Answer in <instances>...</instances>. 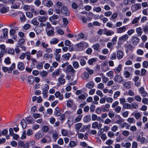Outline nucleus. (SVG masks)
<instances>
[{
  "mask_svg": "<svg viewBox=\"0 0 148 148\" xmlns=\"http://www.w3.org/2000/svg\"><path fill=\"white\" fill-rule=\"evenodd\" d=\"M134 69L131 67H125L123 71V75L125 78H129L131 75V73L133 72Z\"/></svg>",
  "mask_w": 148,
  "mask_h": 148,
  "instance_id": "f257e3e1",
  "label": "nucleus"
},
{
  "mask_svg": "<svg viewBox=\"0 0 148 148\" xmlns=\"http://www.w3.org/2000/svg\"><path fill=\"white\" fill-rule=\"evenodd\" d=\"M76 46L79 50L82 51L84 49L88 46V44L84 42H82L76 44Z\"/></svg>",
  "mask_w": 148,
  "mask_h": 148,
  "instance_id": "f03ea898",
  "label": "nucleus"
},
{
  "mask_svg": "<svg viewBox=\"0 0 148 148\" xmlns=\"http://www.w3.org/2000/svg\"><path fill=\"white\" fill-rule=\"evenodd\" d=\"M63 71L66 73H74L75 72V70L71 65H69L64 69Z\"/></svg>",
  "mask_w": 148,
  "mask_h": 148,
  "instance_id": "7ed1b4c3",
  "label": "nucleus"
},
{
  "mask_svg": "<svg viewBox=\"0 0 148 148\" xmlns=\"http://www.w3.org/2000/svg\"><path fill=\"white\" fill-rule=\"evenodd\" d=\"M9 10V7L6 6L3 4H0V12L1 13H5Z\"/></svg>",
  "mask_w": 148,
  "mask_h": 148,
  "instance_id": "20e7f679",
  "label": "nucleus"
},
{
  "mask_svg": "<svg viewBox=\"0 0 148 148\" xmlns=\"http://www.w3.org/2000/svg\"><path fill=\"white\" fill-rule=\"evenodd\" d=\"M42 4L48 7H51L53 5L52 1L51 0H44L42 1Z\"/></svg>",
  "mask_w": 148,
  "mask_h": 148,
  "instance_id": "39448f33",
  "label": "nucleus"
},
{
  "mask_svg": "<svg viewBox=\"0 0 148 148\" xmlns=\"http://www.w3.org/2000/svg\"><path fill=\"white\" fill-rule=\"evenodd\" d=\"M61 11L64 15L68 16L69 15V10L66 6L62 7L61 9Z\"/></svg>",
  "mask_w": 148,
  "mask_h": 148,
  "instance_id": "423d86ee",
  "label": "nucleus"
},
{
  "mask_svg": "<svg viewBox=\"0 0 148 148\" xmlns=\"http://www.w3.org/2000/svg\"><path fill=\"white\" fill-rule=\"evenodd\" d=\"M114 80L115 82H117L119 83H121L123 82V79L121 76L119 75H116L114 76Z\"/></svg>",
  "mask_w": 148,
  "mask_h": 148,
  "instance_id": "0eeeda50",
  "label": "nucleus"
},
{
  "mask_svg": "<svg viewBox=\"0 0 148 148\" xmlns=\"http://www.w3.org/2000/svg\"><path fill=\"white\" fill-rule=\"evenodd\" d=\"M141 7V6L140 4H135L132 5L131 9L132 12H135L140 9Z\"/></svg>",
  "mask_w": 148,
  "mask_h": 148,
  "instance_id": "6e6552de",
  "label": "nucleus"
},
{
  "mask_svg": "<svg viewBox=\"0 0 148 148\" xmlns=\"http://www.w3.org/2000/svg\"><path fill=\"white\" fill-rule=\"evenodd\" d=\"M92 127L94 129H100L102 127V124L101 123H99L98 122L95 121L92 123Z\"/></svg>",
  "mask_w": 148,
  "mask_h": 148,
  "instance_id": "1a4fd4ad",
  "label": "nucleus"
},
{
  "mask_svg": "<svg viewBox=\"0 0 148 148\" xmlns=\"http://www.w3.org/2000/svg\"><path fill=\"white\" fill-rule=\"evenodd\" d=\"M127 28L126 26H123L116 29V32L118 33H122L125 32L127 29Z\"/></svg>",
  "mask_w": 148,
  "mask_h": 148,
  "instance_id": "9d476101",
  "label": "nucleus"
},
{
  "mask_svg": "<svg viewBox=\"0 0 148 148\" xmlns=\"http://www.w3.org/2000/svg\"><path fill=\"white\" fill-rule=\"evenodd\" d=\"M17 14H19V18L21 22H24L26 21V18L23 13L21 12H17Z\"/></svg>",
  "mask_w": 148,
  "mask_h": 148,
  "instance_id": "9b49d317",
  "label": "nucleus"
},
{
  "mask_svg": "<svg viewBox=\"0 0 148 148\" xmlns=\"http://www.w3.org/2000/svg\"><path fill=\"white\" fill-rule=\"evenodd\" d=\"M132 44L134 45H137L139 42V39L137 37L132 36Z\"/></svg>",
  "mask_w": 148,
  "mask_h": 148,
  "instance_id": "f8f14e48",
  "label": "nucleus"
},
{
  "mask_svg": "<svg viewBox=\"0 0 148 148\" xmlns=\"http://www.w3.org/2000/svg\"><path fill=\"white\" fill-rule=\"evenodd\" d=\"M54 28L52 27V29H51L50 30H46L45 31L47 36L50 37L53 36L54 34Z\"/></svg>",
  "mask_w": 148,
  "mask_h": 148,
  "instance_id": "ddd939ff",
  "label": "nucleus"
},
{
  "mask_svg": "<svg viewBox=\"0 0 148 148\" xmlns=\"http://www.w3.org/2000/svg\"><path fill=\"white\" fill-rule=\"evenodd\" d=\"M139 92L140 94H141V95L143 97H146L148 95L147 92L144 90V88L143 87H141L140 88Z\"/></svg>",
  "mask_w": 148,
  "mask_h": 148,
  "instance_id": "4468645a",
  "label": "nucleus"
},
{
  "mask_svg": "<svg viewBox=\"0 0 148 148\" xmlns=\"http://www.w3.org/2000/svg\"><path fill=\"white\" fill-rule=\"evenodd\" d=\"M64 77V75L62 74L61 76L58 79V81L61 84H63L65 82V80L63 78Z\"/></svg>",
  "mask_w": 148,
  "mask_h": 148,
  "instance_id": "2eb2a0df",
  "label": "nucleus"
},
{
  "mask_svg": "<svg viewBox=\"0 0 148 148\" xmlns=\"http://www.w3.org/2000/svg\"><path fill=\"white\" fill-rule=\"evenodd\" d=\"M137 140L138 141L140 142L142 144L146 143L148 142L145 138L140 136H138L137 137Z\"/></svg>",
  "mask_w": 148,
  "mask_h": 148,
  "instance_id": "dca6fc26",
  "label": "nucleus"
},
{
  "mask_svg": "<svg viewBox=\"0 0 148 148\" xmlns=\"http://www.w3.org/2000/svg\"><path fill=\"white\" fill-rule=\"evenodd\" d=\"M48 18V16H39L38 17V20L40 22H44L46 21Z\"/></svg>",
  "mask_w": 148,
  "mask_h": 148,
  "instance_id": "f3484780",
  "label": "nucleus"
},
{
  "mask_svg": "<svg viewBox=\"0 0 148 148\" xmlns=\"http://www.w3.org/2000/svg\"><path fill=\"white\" fill-rule=\"evenodd\" d=\"M117 56L118 60L121 59L123 56V53L121 50H119L117 52Z\"/></svg>",
  "mask_w": 148,
  "mask_h": 148,
  "instance_id": "a211bd4d",
  "label": "nucleus"
},
{
  "mask_svg": "<svg viewBox=\"0 0 148 148\" xmlns=\"http://www.w3.org/2000/svg\"><path fill=\"white\" fill-rule=\"evenodd\" d=\"M71 55L69 53H67L64 55L62 56V59L64 60H69Z\"/></svg>",
  "mask_w": 148,
  "mask_h": 148,
  "instance_id": "6ab92c4d",
  "label": "nucleus"
},
{
  "mask_svg": "<svg viewBox=\"0 0 148 148\" xmlns=\"http://www.w3.org/2000/svg\"><path fill=\"white\" fill-rule=\"evenodd\" d=\"M25 119L28 124H32L34 123V119L31 116L27 117Z\"/></svg>",
  "mask_w": 148,
  "mask_h": 148,
  "instance_id": "aec40b11",
  "label": "nucleus"
},
{
  "mask_svg": "<svg viewBox=\"0 0 148 148\" xmlns=\"http://www.w3.org/2000/svg\"><path fill=\"white\" fill-rule=\"evenodd\" d=\"M20 2L19 1H17L11 7L12 8L18 9L20 7Z\"/></svg>",
  "mask_w": 148,
  "mask_h": 148,
  "instance_id": "412c9836",
  "label": "nucleus"
},
{
  "mask_svg": "<svg viewBox=\"0 0 148 148\" xmlns=\"http://www.w3.org/2000/svg\"><path fill=\"white\" fill-rule=\"evenodd\" d=\"M124 87L126 89H129L131 88V82L128 81L125 82L123 84Z\"/></svg>",
  "mask_w": 148,
  "mask_h": 148,
  "instance_id": "4be33fe9",
  "label": "nucleus"
},
{
  "mask_svg": "<svg viewBox=\"0 0 148 148\" xmlns=\"http://www.w3.org/2000/svg\"><path fill=\"white\" fill-rule=\"evenodd\" d=\"M61 72V70L60 69L58 68L53 72L52 73L53 76H58Z\"/></svg>",
  "mask_w": 148,
  "mask_h": 148,
  "instance_id": "5701e85b",
  "label": "nucleus"
},
{
  "mask_svg": "<svg viewBox=\"0 0 148 148\" xmlns=\"http://www.w3.org/2000/svg\"><path fill=\"white\" fill-rule=\"evenodd\" d=\"M122 66L121 64H119L117 67L114 69V71L116 73H118L121 71Z\"/></svg>",
  "mask_w": 148,
  "mask_h": 148,
  "instance_id": "b1692460",
  "label": "nucleus"
},
{
  "mask_svg": "<svg viewBox=\"0 0 148 148\" xmlns=\"http://www.w3.org/2000/svg\"><path fill=\"white\" fill-rule=\"evenodd\" d=\"M128 38L129 37L128 35L127 34H125L119 37V39L123 41H125L127 40Z\"/></svg>",
  "mask_w": 148,
  "mask_h": 148,
  "instance_id": "393cba45",
  "label": "nucleus"
},
{
  "mask_svg": "<svg viewBox=\"0 0 148 148\" xmlns=\"http://www.w3.org/2000/svg\"><path fill=\"white\" fill-rule=\"evenodd\" d=\"M83 116L82 115H78L74 119V123H76L77 122H79L81 120Z\"/></svg>",
  "mask_w": 148,
  "mask_h": 148,
  "instance_id": "a878e982",
  "label": "nucleus"
},
{
  "mask_svg": "<svg viewBox=\"0 0 148 148\" xmlns=\"http://www.w3.org/2000/svg\"><path fill=\"white\" fill-rule=\"evenodd\" d=\"M17 67L18 69L22 70L24 69L25 66L24 64L22 62H19L18 64Z\"/></svg>",
  "mask_w": 148,
  "mask_h": 148,
  "instance_id": "bb28decb",
  "label": "nucleus"
},
{
  "mask_svg": "<svg viewBox=\"0 0 148 148\" xmlns=\"http://www.w3.org/2000/svg\"><path fill=\"white\" fill-rule=\"evenodd\" d=\"M91 120V116L90 115H87L85 116L83 118V121L86 123L89 121Z\"/></svg>",
  "mask_w": 148,
  "mask_h": 148,
  "instance_id": "cd10ccee",
  "label": "nucleus"
},
{
  "mask_svg": "<svg viewBox=\"0 0 148 148\" xmlns=\"http://www.w3.org/2000/svg\"><path fill=\"white\" fill-rule=\"evenodd\" d=\"M8 30L6 28H5L3 29V37L5 39L7 38L8 37Z\"/></svg>",
  "mask_w": 148,
  "mask_h": 148,
  "instance_id": "c85d7f7f",
  "label": "nucleus"
},
{
  "mask_svg": "<svg viewBox=\"0 0 148 148\" xmlns=\"http://www.w3.org/2000/svg\"><path fill=\"white\" fill-rule=\"evenodd\" d=\"M131 109H136L138 108V104L137 102H134L130 104Z\"/></svg>",
  "mask_w": 148,
  "mask_h": 148,
  "instance_id": "c756f323",
  "label": "nucleus"
},
{
  "mask_svg": "<svg viewBox=\"0 0 148 148\" xmlns=\"http://www.w3.org/2000/svg\"><path fill=\"white\" fill-rule=\"evenodd\" d=\"M59 42L58 40L55 38H52L50 40V43L51 45H55L57 43Z\"/></svg>",
  "mask_w": 148,
  "mask_h": 148,
  "instance_id": "7c9ffc66",
  "label": "nucleus"
},
{
  "mask_svg": "<svg viewBox=\"0 0 148 148\" xmlns=\"http://www.w3.org/2000/svg\"><path fill=\"white\" fill-rule=\"evenodd\" d=\"M105 33L104 34L108 36H111L114 34V32L112 31H109L104 29Z\"/></svg>",
  "mask_w": 148,
  "mask_h": 148,
  "instance_id": "2f4dec72",
  "label": "nucleus"
},
{
  "mask_svg": "<svg viewBox=\"0 0 148 148\" xmlns=\"http://www.w3.org/2000/svg\"><path fill=\"white\" fill-rule=\"evenodd\" d=\"M90 125H84L82 127V128L80 130V131L81 132H84L86 130L90 129Z\"/></svg>",
  "mask_w": 148,
  "mask_h": 148,
  "instance_id": "473e14b6",
  "label": "nucleus"
},
{
  "mask_svg": "<svg viewBox=\"0 0 148 148\" xmlns=\"http://www.w3.org/2000/svg\"><path fill=\"white\" fill-rule=\"evenodd\" d=\"M31 23L34 25L36 26L38 25L39 23L36 18H34L32 19L31 21Z\"/></svg>",
  "mask_w": 148,
  "mask_h": 148,
  "instance_id": "72a5a7b5",
  "label": "nucleus"
},
{
  "mask_svg": "<svg viewBox=\"0 0 148 148\" xmlns=\"http://www.w3.org/2000/svg\"><path fill=\"white\" fill-rule=\"evenodd\" d=\"M86 86L87 88L91 89L94 86V83L92 82H90L86 84Z\"/></svg>",
  "mask_w": 148,
  "mask_h": 148,
  "instance_id": "f704fd0d",
  "label": "nucleus"
},
{
  "mask_svg": "<svg viewBox=\"0 0 148 148\" xmlns=\"http://www.w3.org/2000/svg\"><path fill=\"white\" fill-rule=\"evenodd\" d=\"M99 18L101 20L103 21V23H106L108 21V19L107 18L104 17L103 15L102 14L101 15L99 16Z\"/></svg>",
  "mask_w": 148,
  "mask_h": 148,
  "instance_id": "c9c22d12",
  "label": "nucleus"
},
{
  "mask_svg": "<svg viewBox=\"0 0 148 148\" xmlns=\"http://www.w3.org/2000/svg\"><path fill=\"white\" fill-rule=\"evenodd\" d=\"M21 125L23 129H25L26 127L27 123L24 119H23L21 122Z\"/></svg>",
  "mask_w": 148,
  "mask_h": 148,
  "instance_id": "e433bc0d",
  "label": "nucleus"
},
{
  "mask_svg": "<svg viewBox=\"0 0 148 148\" xmlns=\"http://www.w3.org/2000/svg\"><path fill=\"white\" fill-rule=\"evenodd\" d=\"M123 108L126 109H131L130 104L128 103H125L123 105Z\"/></svg>",
  "mask_w": 148,
  "mask_h": 148,
  "instance_id": "4c0bfd02",
  "label": "nucleus"
},
{
  "mask_svg": "<svg viewBox=\"0 0 148 148\" xmlns=\"http://www.w3.org/2000/svg\"><path fill=\"white\" fill-rule=\"evenodd\" d=\"M113 73V71H110L106 73V75L110 77V79H112L114 76Z\"/></svg>",
  "mask_w": 148,
  "mask_h": 148,
  "instance_id": "58836bf2",
  "label": "nucleus"
},
{
  "mask_svg": "<svg viewBox=\"0 0 148 148\" xmlns=\"http://www.w3.org/2000/svg\"><path fill=\"white\" fill-rule=\"evenodd\" d=\"M136 31L138 36H140L143 33L141 27L137 28L136 29Z\"/></svg>",
  "mask_w": 148,
  "mask_h": 148,
  "instance_id": "ea45409f",
  "label": "nucleus"
},
{
  "mask_svg": "<svg viewBox=\"0 0 148 148\" xmlns=\"http://www.w3.org/2000/svg\"><path fill=\"white\" fill-rule=\"evenodd\" d=\"M27 81L29 84H32L34 82V79L32 76H30L28 78Z\"/></svg>",
  "mask_w": 148,
  "mask_h": 148,
  "instance_id": "a19ab883",
  "label": "nucleus"
},
{
  "mask_svg": "<svg viewBox=\"0 0 148 148\" xmlns=\"http://www.w3.org/2000/svg\"><path fill=\"white\" fill-rule=\"evenodd\" d=\"M77 82L76 80H74L73 78H71L69 79V85L73 86L76 84Z\"/></svg>",
  "mask_w": 148,
  "mask_h": 148,
  "instance_id": "79ce46f5",
  "label": "nucleus"
},
{
  "mask_svg": "<svg viewBox=\"0 0 148 148\" xmlns=\"http://www.w3.org/2000/svg\"><path fill=\"white\" fill-rule=\"evenodd\" d=\"M117 116L119 118V119L116 121V123L120 125L123 122L124 120L119 115H118Z\"/></svg>",
  "mask_w": 148,
  "mask_h": 148,
  "instance_id": "37998d69",
  "label": "nucleus"
},
{
  "mask_svg": "<svg viewBox=\"0 0 148 148\" xmlns=\"http://www.w3.org/2000/svg\"><path fill=\"white\" fill-rule=\"evenodd\" d=\"M73 100L70 99L67 101V106L68 107H71L73 105Z\"/></svg>",
  "mask_w": 148,
  "mask_h": 148,
  "instance_id": "c03bdc74",
  "label": "nucleus"
},
{
  "mask_svg": "<svg viewBox=\"0 0 148 148\" xmlns=\"http://www.w3.org/2000/svg\"><path fill=\"white\" fill-rule=\"evenodd\" d=\"M102 10L101 8L99 7L95 6L93 8V11H95L97 13L101 12Z\"/></svg>",
  "mask_w": 148,
  "mask_h": 148,
  "instance_id": "a18cd8bd",
  "label": "nucleus"
},
{
  "mask_svg": "<svg viewBox=\"0 0 148 148\" xmlns=\"http://www.w3.org/2000/svg\"><path fill=\"white\" fill-rule=\"evenodd\" d=\"M42 136V134L40 132H38L36 134L35 138L36 139L38 140Z\"/></svg>",
  "mask_w": 148,
  "mask_h": 148,
  "instance_id": "49530a36",
  "label": "nucleus"
},
{
  "mask_svg": "<svg viewBox=\"0 0 148 148\" xmlns=\"http://www.w3.org/2000/svg\"><path fill=\"white\" fill-rule=\"evenodd\" d=\"M127 121L130 124L134 123H135V119L133 118H129L127 119Z\"/></svg>",
  "mask_w": 148,
  "mask_h": 148,
  "instance_id": "de8ad7c7",
  "label": "nucleus"
},
{
  "mask_svg": "<svg viewBox=\"0 0 148 148\" xmlns=\"http://www.w3.org/2000/svg\"><path fill=\"white\" fill-rule=\"evenodd\" d=\"M46 27L45 28V30L49 29H52V27H53L51 26V25L49 22H46Z\"/></svg>",
  "mask_w": 148,
  "mask_h": 148,
  "instance_id": "09e8293b",
  "label": "nucleus"
},
{
  "mask_svg": "<svg viewBox=\"0 0 148 148\" xmlns=\"http://www.w3.org/2000/svg\"><path fill=\"white\" fill-rule=\"evenodd\" d=\"M140 20L139 17H136L134 18L131 22L132 24H134L138 23V21Z\"/></svg>",
  "mask_w": 148,
  "mask_h": 148,
  "instance_id": "8fccbe9b",
  "label": "nucleus"
},
{
  "mask_svg": "<svg viewBox=\"0 0 148 148\" xmlns=\"http://www.w3.org/2000/svg\"><path fill=\"white\" fill-rule=\"evenodd\" d=\"M31 53L29 51H27L25 52V56H26V59L29 60L31 59Z\"/></svg>",
  "mask_w": 148,
  "mask_h": 148,
  "instance_id": "3c124183",
  "label": "nucleus"
},
{
  "mask_svg": "<svg viewBox=\"0 0 148 148\" xmlns=\"http://www.w3.org/2000/svg\"><path fill=\"white\" fill-rule=\"evenodd\" d=\"M31 53L29 51H27L25 52V56H26V59L29 60L31 59Z\"/></svg>",
  "mask_w": 148,
  "mask_h": 148,
  "instance_id": "603ef678",
  "label": "nucleus"
},
{
  "mask_svg": "<svg viewBox=\"0 0 148 148\" xmlns=\"http://www.w3.org/2000/svg\"><path fill=\"white\" fill-rule=\"evenodd\" d=\"M121 92L119 91H117L115 92L113 98L114 99H117L118 97H119L120 95Z\"/></svg>",
  "mask_w": 148,
  "mask_h": 148,
  "instance_id": "864d4df0",
  "label": "nucleus"
},
{
  "mask_svg": "<svg viewBox=\"0 0 148 148\" xmlns=\"http://www.w3.org/2000/svg\"><path fill=\"white\" fill-rule=\"evenodd\" d=\"M101 78L102 79V82L104 83H106L109 80L108 78L103 75L102 76Z\"/></svg>",
  "mask_w": 148,
  "mask_h": 148,
  "instance_id": "5fc2aeb1",
  "label": "nucleus"
},
{
  "mask_svg": "<svg viewBox=\"0 0 148 148\" xmlns=\"http://www.w3.org/2000/svg\"><path fill=\"white\" fill-rule=\"evenodd\" d=\"M55 56V59L56 61L58 62H60V58H61V55L59 54H54Z\"/></svg>",
  "mask_w": 148,
  "mask_h": 148,
  "instance_id": "6e6d98bb",
  "label": "nucleus"
},
{
  "mask_svg": "<svg viewBox=\"0 0 148 148\" xmlns=\"http://www.w3.org/2000/svg\"><path fill=\"white\" fill-rule=\"evenodd\" d=\"M40 74L42 77H46L48 74V72L45 71H43L40 73Z\"/></svg>",
  "mask_w": 148,
  "mask_h": 148,
  "instance_id": "4d7b16f0",
  "label": "nucleus"
},
{
  "mask_svg": "<svg viewBox=\"0 0 148 148\" xmlns=\"http://www.w3.org/2000/svg\"><path fill=\"white\" fill-rule=\"evenodd\" d=\"M31 8H33L32 5L29 6L27 5H25L23 7V9L25 11L29 10Z\"/></svg>",
  "mask_w": 148,
  "mask_h": 148,
  "instance_id": "13d9d810",
  "label": "nucleus"
},
{
  "mask_svg": "<svg viewBox=\"0 0 148 148\" xmlns=\"http://www.w3.org/2000/svg\"><path fill=\"white\" fill-rule=\"evenodd\" d=\"M73 65L75 69H77L79 66V63L77 61L73 62Z\"/></svg>",
  "mask_w": 148,
  "mask_h": 148,
  "instance_id": "bf43d9fd",
  "label": "nucleus"
},
{
  "mask_svg": "<svg viewBox=\"0 0 148 148\" xmlns=\"http://www.w3.org/2000/svg\"><path fill=\"white\" fill-rule=\"evenodd\" d=\"M118 16V14L116 12L114 13L112 15L110 19V20H112L113 19H115Z\"/></svg>",
  "mask_w": 148,
  "mask_h": 148,
  "instance_id": "052dcab7",
  "label": "nucleus"
},
{
  "mask_svg": "<svg viewBox=\"0 0 148 148\" xmlns=\"http://www.w3.org/2000/svg\"><path fill=\"white\" fill-rule=\"evenodd\" d=\"M42 116V115L38 113L34 114L33 115V117L35 119H38Z\"/></svg>",
  "mask_w": 148,
  "mask_h": 148,
  "instance_id": "680f3d73",
  "label": "nucleus"
},
{
  "mask_svg": "<svg viewBox=\"0 0 148 148\" xmlns=\"http://www.w3.org/2000/svg\"><path fill=\"white\" fill-rule=\"evenodd\" d=\"M135 32V30L134 29H131L128 30L127 32L128 35L131 36Z\"/></svg>",
  "mask_w": 148,
  "mask_h": 148,
  "instance_id": "e2e57ef3",
  "label": "nucleus"
},
{
  "mask_svg": "<svg viewBox=\"0 0 148 148\" xmlns=\"http://www.w3.org/2000/svg\"><path fill=\"white\" fill-rule=\"evenodd\" d=\"M121 108L119 106H118L114 109L115 112L117 113H119L121 111Z\"/></svg>",
  "mask_w": 148,
  "mask_h": 148,
  "instance_id": "0e129e2a",
  "label": "nucleus"
},
{
  "mask_svg": "<svg viewBox=\"0 0 148 148\" xmlns=\"http://www.w3.org/2000/svg\"><path fill=\"white\" fill-rule=\"evenodd\" d=\"M41 41L38 40L35 42V46L36 47H40L41 46Z\"/></svg>",
  "mask_w": 148,
  "mask_h": 148,
  "instance_id": "69168bd1",
  "label": "nucleus"
},
{
  "mask_svg": "<svg viewBox=\"0 0 148 148\" xmlns=\"http://www.w3.org/2000/svg\"><path fill=\"white\" fill-rule=\"evenodd\" d=\"M127 95L130 96H133L134 95V93L133 90H128L127 92Z\"/></svg>",
  "mask_w": 148,
  "mask_h": 148,
  "instance_id": "338daca9",
  "label": "nucleus"
},
{
  "mask_svg": "<svg viewBox=\"0 0 148 148\" xmlns=\"http://www.w3.org/2000/svg\"><path fill=\"white\" fill-rule=\"evenodd\" d=\"M69 145L70 147H73L76 145V143L75 141H71L69 142Z\"/></svg>",
  "mask_w": 148,
  "mask_h": 148,
  "instance_id": "774afa93",
  "label": "nucleus"
}]
</instances>
